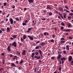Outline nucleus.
Masks as SVG:
<instances>
[{"instance_id": "55", "label": "nucleus", "mask_w": 73, "mask_h": 73, "mask_svg": "<svg viewBox=\"0 0 73 73\" xmlns=\"http://www.w3.org/2000/svg\"><path fill=\"white\" fill-rule=\"evenodd\" d=\"M1 54L2 56H4V53H3L2 54Z\"/></svg>"}, {"instance_id": "28", "label": "nucleus", "mask_w": 73, "mask_h": 73, "mask_svg": "<svg viewBox=\"0 0 73 73\" xmlns=\"http://www.w3.org/2000/svg\"><path fill=\"white\" fill-rule=\"evenodd\" d=\"M22 25L23 26H24V25H27V24L26 23H22Z\"/></svg>"}, {"instance_id": "15", "label": "nucleus", "mask_w": 73, "mask_h": 73, "mask_svg": "<svg viewBox=\"0 0 73 73\" xmlns=\"http://www.w3.org/2000/svg\"><path fill=\"white\" fill-rule=\"evenodd\" d=\"M17 56H15L13 58V60L14 61H15V59H17Z\"/></svg>"}, {"instance_id": "47", "label": "nucleus", "mask_w": 73, "mask_h": 73, "mask_svg": "<svg viewBox=\"0 0 73 73\" xmlns=\"http://www.w3.org/2000/svg\"><path fill=\"white\" fill-rule=\"evenodd\" d=\"M32 27L29 28L28 29V30H29V31H31V29H32Z\"/></svg>"}, {"instance_id": "45", "label": "nucleus", "mask_w": 73, "mask_h": 73, "mask_svg": "<svg viewBox=\"0 0 73 73\" xmlns=\"http://www.w3.org/2000/svg\"><path fill=\"white\" fill-rule=\"evenodd\" d=\"M68 38L69 39H70V40H72V37L71 36H69Z\"/></svg>"}, {"instance_id": "19", "label": "nucleus", "mask_w": 73, "mask_h": 73, "mask_svg": "<svg viewBox=\"0 0 73 73\" xmlns=\"http://www.w3.org/2000/svg\"><path fill=\"white\" fill-rule=\"evenodd\" d=\"M7 31H11L10 28H9V27H7Z\"/></svg>"}, {"instance_id": "40", "label": "nucleus", "mask_w": 73, "mask_h": 73, "mask_svg": "<svg viewBox=\"0 0 73 73\" xmlns=\"http://www.w3.org/2000/svg\"><path fill=\"white\" fill-rule=\"evenodd\" d=\"M65 8H66V9H68V10H69V8L68 7L66 6H65Z\"/></svg>"}, {"instance_id": "4", "label": "nucleus", "mask_w": 73, "mask_h": 73, "mask_svg": "<svg viewBox=\"0 0 73 73\" xmlns=\"http://www.w3.org/2000/svg\"><path fill=\"white\" fill-rule=\"evenodd\" d=\"M12 45L13 46H14V47H16V46H17V43H16V42H14L12 44Z\"/></svg>"}, {"instance_id": "6", "label": "nucleus", "mask_w": 73, "mask_h": 73, "mask_svg": "<svg viewBox=\"0 0 73 73\" xmlns=\"http://www.w3.org/2000/svg\"><path fill=\"white\" fill-rule=\"evenodd\" d=\"M27 37L29 38V39L31 40H33V37L30 36L29 35H28Z\"/></svg>"}, {"instance_id": "18", "label": "nucleus", "mask_w": 73, "mask_h": 73, "mask_svg": "<svg viewBox=\"0 0 73 73\" xmlns=\"http://www.w3.org/2000/svg\"><path fill=\"white\" fill-rule=\"evenodd\" d=\"M64 11H66V12H68V13H70V11L66 9H64Z\"/></svg>"}, {"instance_id": "20", "label": "nucleus", "mask_w": 73, "mask_h": 73, "mask_svg": "<svg viewBox=\"0 0 73 73\" xmlns=\"http://www.w3.org/2000/svg\"><path fill=\"white\" fill-rule=\"evenodd\" d=\"M28 1H29V3H33V0H28Z\"/></svg>"}, {"instance_id": "50", "label": "nucleus", "mask_w": 73, "mask_h": 73, "mask_svg": "<svg viewBox=\"0 0 73 73\" xmlns=\"http://www.w3.org/2000/svg\"><path fill=\"white\" fill-rule=\"evenodd\" d=\"M40 42V41H37L36 42V44H38V43Z\"/></svg>"}, {"instance_id": "14", "label": "nucleus", "mask_w": 73, "mask_h": 73, "mask_svg": "<svg viewBox=\"0 0 73 73\" xmlns=\"http://www.w3.org/2000/svg\"><path fill=\"white\" fill-rule=\"evenodd\" d=\"M65 31H66V32H70L71 31V29H68L67 30H66L65 29H64Z\"/></svg>"}, {"instance_id": "59", "label": "nucleus", "mask_w": 73, "mask_h": 73, "mask_svg": "<svg viewBox=\"0 0 73 73\" xmlns=\"http://www.w3.org/2000/svg\"><path fill=\"white\" fill-rule=\"evenodd\" d=\"M61 40H64V38H62Z\"/></svg>"}, {"instance_id": "60", "label": "nucleus", "mask_w": 73, "mask_h": 73, "mask_svg": "<svg viewBox=\"0 0 73 73\" xmlns=\"http://www.w3.org/2000/svg\"><path fill=\"white\" fill-rule=\"evenodd\" d=\"M10 39H11V40H14V38H13L12 37H10Z\"/></svg>"}, {"instance_id": "52", "label": "nucleus", "mask_w": 73, "mask_h": 73, "mask_svg": "<svg viewBox=\"0 0 73 73\" xmlns=\"http://www.w3.org/2000/svg\"><path fill=\"white\" fill-rule=\"evenodd\" d=\"M41 19H42V20H43V21L46 20V18H42Z\"/></svg>"}, {"instance_id": "44", "label": "nucleus", "mask_w": 73, "mask_h": 73, "mask_svg": "<svg viewBox=\"0 0 73 73\" xmlns=\"http://www.w3.org/2000/svg\"><path fill=\"white\" fill-rule=\"evenodd\" d=\"M17 54H19V55H20V54H21L18 51H17Z\"/></svg>"}, {"instance_id": "10", "label": "nucleus", "mask_w": 73, "mask_h": 73, "mask_svg": "<svg viewBox=\"0 0 73 73\" xmlns=\"http://www.w3.org/2000/svg\"><path fill=\"white\" fill-rule=\"evenodd\" d=\"M46 9H52V8L50 7H49V5H47V6Z\"/></svg>"}, {"instance_id": "29", "label": "nucleus", "mask_w": 73, "mask_h": 73, "mask_svg": "<svg viewBox=\"0 0 73 73\" xmlns=\"http://www.w3.org/2000/svg\"><path fill=\"white\" fill-rule=\"evenodd\" d=\"M23 38L24 39V40H25V39L26 38V36L24 35L23 36Z\"/></svg>"}, {"instance_id": "36", "label": "nucleus", "mask_w": 73, "mask_h": 73, "mask_svg": "<svg viewBox=\"0 0 73 73\" xmlns=\"http://www.w3.org/2000/svg\"><path fill=\"white\" fill-rule=\"evenodd\" d=\"M6 5H7V3L5 2L4 3L3 5L4 6V7H5L6 6Z\"/></svg>"}, {"instance_id": "25", "label": "nucleus", "mask_w": 73, "mask_h": 73, "mask_svg": "<svg viewBox=\"0 0 73 73\" xmlns=\"http://www.w3.org/2000/svg\"><path fill=\"white\" fill-rule=\"evenodd\" d=\"M66 49H67V50H69V45L66 46Z\"/></svg>"}, {"instance_id": "8", "label": "nucleus", "mask_w": 73, "mask_h": 73, "mask_svg": "<svg viewBox=\"0 0 73 73\" xmlns=\"http://www.w3.org/2000/svg\"><path fill=\"white\" fill-rule=\"evenodd\" d=\"M7 49L8 52H10L11 50V46H8L7 48Z\"/></svg>"}, {"instance_id": "43", "label": "nucleus", "mask_w": 73, "mask_h": 73, "mask_svg": "<svg viewBox=\"0 0 73 73\" xmlns=\"http://www.w3.org/2000/svg\"><path fill=\"white\" fill-rule=\"evenodd\" d=\"M49 15L50 16H52V12H50L49 13Z\"/></svg>"}, {"instance_id": "63", "label": "nucleus", "mask_w": 73, "mask_h": 73, "mask_svg": "<svg viewBox=\"0 0 73 73\" xmlns=\"http://www.w3.org/2000/svg\"><path fill=\"white\" fill-rule=\"evenodd\" d=\"M64 60H62V64H64Z\"/></svg>"}, {"instance_id": "7", "label": "nucleus", "mask_w": 73, "mask_h": 73, "mask_svg": "<svg viewBox=\"0 0 73 73\" xmlns=\"http://www.w3.org/2000/svg\"><path fill=\"white\" fill-rule=\"evenodd\" d=\"M25 53H26V51L25 50H23L22 53H21L22 55L23 56H24V55H25Z\"/></svg>"}, {"instance_id": "42", "label": "nucleus", "mask_w": 73, "mask_h": 73, "mask_svg": "<svg viewBox=\"0 0 73 73\" xmlns=\"http://www.w3.org/2000/svg\"><path fill=\"white\" fill-rule=\"evenodd\" d=\"M64 29V27H61L60 28V30H63Z\"/></svg>"}, {"instance_id": "30", "label": "nucleus", "mask_w": 73, "mask_h": 73, "mask_svg": "<svg viewBox=\"0 0 73 73\" xmlns=\"http://www.w3.org/2000/svg\"><path fill=\"white\" fill-rule=\"evenodd\" d=\"M20 40H21V42H22V41H24V39L22 38H21L20 39Z\"/></svg>"}, {"instance_id": "12", "label": "nucleus", "mask_w": 73, "mask_h": 73, "mask_svg": "<svg viewBox=\"0 0 73 73\" xmlns=\"http://www.w3.org/2000/svg\"><path fill=\"white\" fill-rule=\"evenodd\" d=\"M11 66H12V67H13V66H14L15 67H16V65L15 64L13 63H11Z\"/></svg>"}, {"instance_id": "9", "label": "nucleus", "mask_w": 73, "mask_h": 73, "mask_svg": "<svg viewBox=\"0 0 73 73\" xmlns=\"http://www.w3.org/2000/svg\"><path fill=\"white\" fill-rule=\"evenodd\" d=\"M35 58H37L38 60L40 59V56H34Z\"/></svg>"}, {"instance_id": "16", "label": "nucleus", "mask_w": 73, "mask_h": 73, "mask_svg": "<svg viewBox=\"0 0 73 73\" xmlns=\"http://www.w3.org/2000/svg\"><path fill=\"white\" fill-rule=\"evenodd\" d=\"M59 10L61 12H64V10H63V8H59Z\"/></svg>"}, {"instance_id": "17", "label": "nucleus", "mask_w": 73, "mask_h": 73, "mask_svg": "<svg viewBox=\"0 0 73 73\" xmlns=\"http://www.w3.org/2000/svg\"><path fill=\"white\" fill-rule=\"evenodd\" d=\"M34 56H35V53L34 52H33V53H32L31 55V57H32V58H33Z\"/></svg>"}, {"instance_id": "27", "label": "nucleus", "mask_w": 73, "mask_h": 73, "mask_svg": "<svg viewBox=\"0 0 73 73\" xmlns=\"http://www.w3.org/2000/svg\"><path fill=\"white\" fill-rule=\"evenodd\" d=\"M23 62H24V60H23L22 59H21V62L20 63V64H22V63H23Z\"/></svg>"}, {"instance_id": "64", "label": "nucleus", "mask_w": 73, "mask_h": 73, "mask_svg": "<svg viewBox=\"0 0 73 73\" xmlns=\"http://www.w3.org/2000/svg\"><path fill=\"white\" fill-rule=\"evenodd\" d=\"M30 32V31L29 30H28V31H26V32Z\"/></svg>"}, {"instance_id": "23", "label": "nucleus", "mask_w": 73, "mask_h": 73, "mask_svg": "<svg viewBox=\"0 0 73 73\" xmlns=\"http://www.w3.org/2000/svg\"><path fill=\"white\" fill-rule=\"evenodd\" d=\"M2 64H5V60H4V59H2Z\"/></svg>"}, {"instance_id": "46", "label": "nucleus", "mask_w": 73, "mask_h": 73, "mask_svg": "<svg viewBox=\"0 0 73 73\" xmlns=\"http://www.w3.org/2000/svg\"><path fill=\"white\" fill-rule=\"evenodd\" d=\"M65 42V41H63V40H62L61 41V42L60 43L61 44H62V43H64Z\"/></svg>"}, {"instance_id": "5", "label": "nucleus", "mask_w": 73, "mask_h": 73, "mask_svg": "<svg viewBox=\"0 0 73 73\" xmlns=\"http://www.w3.org/2000/svg\"><path fill=\"white\" fill-rule=\"evenodd\" d=\"M72 57L71 56H69V57L68 58V61H70V62L71 61H72Z\"/></svg>"}, {"instance_id": "41", "label": "nucleus", "mask_w": 73, "mask_h": 73, "mask_svg": "<svg viewBox=\"0 0 73 73\" xmlns=\"http://www.w3.org/2000/svg\"><path fill=\"white\" fill-rule=\"evenodd\" d=\"M31 16H32V14H30L28 15V17H30Z\"/></svg>"}, {"instance_id": "38", "label": "nucleus", "mask_w": 73, "mask_h": 73, "mask_svg": "<svg viewBox=\"0 0 73 73\" xmlns=\"http://www.w3.org/2000/svg\"><path fill=\"white\" fill-rule=\"evenodd\" d=\"M47 34V32H44V35L45 36H46Z\"/></svg>"}, {"instance_id": "3", "label": "nucleus", "mask_w": 73, "mask_h": 73, "mask_svg": "<svg viewBox=\"0 0 73 73\" xmlns=\"http://www.w3.org/2000/svg\"><path fill=\"white\" fill-rule=\"evenodd\" d=\"M39 50V51H38V52H39V53H40V54L41 56V57L43 58L44 56H42V52L41 51V50Z\"/></svg>"}, {"instance_id": "61", "label": "nucleus", "mask_w": 73, "mask_h": 73, "mask_svg": "<svg viewBox=\"0 0 73 73\" xmlns=\"http://www.w3.org/2000/svg\"><path fill=\"white\" fill-rule=\"evenodd\" d=\"M59 61H60L59 64H61V61H60V60H59Z\"/></svg>"}, {"instance_id": "21", "label": "nucleus", "mask_w": 73, "mask_h": 73, "mask_svg": "<svg viewBox=\"0 0 73 73\" xmlns=\"http://www.w3.org/2000/svg\"><path fill=\"white\" fill-rule=\"evenodd\" d=\"M55 37H56V35L54 34H53V35H52V37L53 38H54Z\"/></svg>"}, {"instance_id": "33", "label": "nucleus", "mask_w": 73, "mask_h": 73, "mask_svg": "<svg viewBox=\"0 0 73 73\" xmlns=\"http://www.w3.org/2000/svg\"><path fill=\"white\" fill-rule=\"evenodd\" d=\"M73 13H71L70 14H69V16H73Z\"/></svg>"}, {"instance_id": "51", "label": "nucleus", "mask_w": 73, "mask_h": 73, "mask_svg": "<svg viewBox=\"0 0 73 73\" xmlns=\"http://www.w3.org/2000/svg\"><path fill=\"white\" fill-rule=\"evenodd\" d=\"M63 16H64V19H65V18H66V15H63Z\"/></svg>"}, {"instance_id": "48", "label": "nucleus", "mask_w": 73, "mask_h": 73, "mask_svg": "<svg viewBox=\"0 0 73 73\" xmlns=\"http://www.w3.org/2000/svg\"><path fill=\"white\" fill-rule=\"evenodd\" d=\"M1 29L3 31V32H4V31H5V30L3 29V28H1Z\"/></svg>"}, {"instance_id": "32", "label": "nucleus", "mask_w": 73, "mask_h": 73, "mask_svg": "<svg viewBox=\"0 0 73 73\" xmlns=\"http://www.w3.org/2000/svg\"><path fill=\"white\" fill-rule=\"evenodd\" d=\"M39 48H40V47L38 46H37L35 47V49H39Z\"/></svg>"}, {"instance_id": "22", "label": "nucleus", "mask_w": 73, "mask_h": 73, "mask_svg": "<svg viewBox=\"0 0 73 73\" xmlns=\"http://www.w3.org/2000/svg\"><path fill=\"white\" fill-rule=\"evenodd\" d=\"M68 20H71L72 18H71V17H70V16H68Z\"/></svg>"}, {"instance_id": "13", "label": "nucleus", "mask_w": 73, "mask_h": 73, "mask_svg": "<svg viewBox=\"0 0 73 73\" xmlns=\"http://www.w3.org/2000/svg\"><path fill=\"white\" fill-rule=\"evenodd\" d=\"M67 25L68 26V28H70L71 27V24L70 23H68L67 24Z\"/></svg>"}, {"instance_id": "53", "label": "nucleus", "mask_w": 73, "mask_h": 73, "mask_svg": "<svg viewBox=\"0 0 73 73\" xmlns=\"http://www.w3.org/2000/svg\"><path fill=\"white\" fill-rule=\"evenodd\" d=\"M13 56L12 54H11L10 55V57H13Z\"/></svg>"}, {"instance_id": "35", "label": "nucleus", "mask_w": 73, "mask_h": 73, "mask_svg": "<svg viewBox=\"0 0 73 73\" xmlns=\"http://www.w3.org/2000/svg\"><path fill=\"white\" fill-rule=\"evenodd\" d=\"M54 57V56H52L51 57V59H52V60H54V59L55 58Z\"/></svg>"}, {"instance_id": "58", "label": "nucleus", "mask_w": 73, "mask_h": 73, "mask_svg": "<svg viewBox=\"0 0 73 73\" xmlns=\"http://www.w3.org/2000/svg\"><path fill=\"white\" fill-rule=\"evenodd\" d=\"M25 23H27V22H28V21H27V20H26V21H25Z\"/></svg>"}, {"instance_id": "1", "label": "nucleus", "mask_w": 73, "mask_h": 73, "mask_svg": "<svg viewBox=\"0 0 73 73\" xmlns=\"http://www.w3.org/2000/svg\"><path fill=\"white\" fill-rule=\"evenodd\" d=\"M58 56L56 58V59L57 60H60V59L61 57V55H60L61 54V52H58Z\"/></svg>"}, {"instance_id": "49", "label": "nucleus", "mask_w": 73, "mask_h": 73, "mask_svg": "<svg viewBox=\"0 0 73 73\" xmlns=\"http://www.w3.org/2000/svg\"><path fill=\"white\" fill-rule=\"evenodd\" d=\"M35 54H36V55H38V52H36L35 53Z\"/></svg>"}, {"instance_id": "2", "label": "nucleus", "mask_w": 73, "mask_h": 73, "mask_svg": "<svg viewBox=\"0 0 73 73\" xmlns=\"http://www.w3.org/2000/svg\"><path fill=\"white\" fill-rule=\"evenodd\" d=\"M9 21L10 22V24H13V20L12 18H10L9 19Z\"/></svg>"}, {"instance_id": "31", "label": "nucleus", "mask_w": 73, "mask_h": 73, "mask_svg": "<svg viewBox=\"0 0 73 73\" xmlns=\"http://www.w3.org/2000/svg\"><path fill=\"white\" fill-rule=\"evenodd\" d=\"M51 41V42H54V40L53 39H52L51 40H50Z\"/></svg>"}, {"instance_id": "62", "label": "nucleus", "mask_w": 73, "mask_h": 73, "mask_svg": "<svg viewBox=\"0 0 73 73\" xmlns=\"http://www.w3.org/2000/svg\"><path fill=\"white\" fill-rule=\"evenodd\" d=\"M64 54H66V51L65 50L64 51Z\"/></svg>"}, {"instance_id": "34", "label": "nucleus", "mask_w": 73, "mask_h": 73, "mask_svg": "<svg viewBox=\"0 0 73 73\" xmlns=\"http://www.w3.org/2000/svg\"><path fill=\"white\" fill-rule=\"evenodd\" d=\"M45 43H44V42H42L41 45L42 46H44V45H45Z\"/></svg>"}, {"instance_id": "11", "label": "nucleus", "mask_w": 73, "mask_h": 73, "mask_svg": "<svg viewBox=\"0 0 73 73\" xmlns=\"http://www.w3.org/2000/svg\"><path fill=\"white\" fill-rule=\"evenodd\" d=\"M66 59L65 57L62 58H60V60L62 61H66Z\"/></svg>"}, {"instance_id": "39", "label": "nucleus", "mask_w": 73, "mask_h": 73, "mask_svg": "<svg viewBox=\"0 0 73 73\" xmlns=\"http://www.w3.org/2000/svg\"><path fill=\"white\" fill-rule=\"evenodd\" d=\"M61 24L63 25V26H65V24H64V23L62 22L61 23Z\"/></svg>"}, {"instance_id": "37", "label": "nucleus", "mask_w": 73, "mask_h": 73, "mask_svg": "<svg viewBox=\"0 0 73 73\" xmlns=\"http://www.w3.org/2000/svg\"><path fill=\"white\" fill-rule=\"evenodd\" d=\"M59 70H61V66H60L59 69H58Z\"/></svg>"}, {"instance_id": "57", "label": "nucleus", "mask_w": 73, "mask_h": 73, "mask_svg": "<svg viewBox=\"0 0 73 73\" xmlns=\"http://www.w3.org/2000/svg\"><path fill=\"white\" fill-rule=\"evenodd\" d=\"M64 3H66L67 2H66V1L65 0H64Z\"/></svg>"}, {"instance_id": "26", "label": "nucleus", "mask_w": 73, "mask_h": 73, "mask_svg": "<svg viewBox=\"0 0 73 73\" xmlns=\"http://www.w3.org/2000/svg\"><path fill=\"white\" fill-rule=\"evenodd\" d=\"M17 36V35H13L12 37L14 38H16V37Z\"/></svg>"}, {"instance_id": "24", "label": "nucleus", "mask_w": 73, "mask_h": 73, "mask_svg": "<svg viewBox=\"0 0 73 73\" xmlns=\"http://www.w3.org/2000/svg\"><path fill=\"white\" fill-rule=\"evenodd\" d=\"M15 20L17 21H20V20H19V18H18V17L16 18H15Z\"/></svg>"}, {"instance_id": "56", "label": "nucleus", "mask_w": 73, "mask_h": 73, "mask_svg": "<svg viewBox=\"0 0 73 73\" xmlns=\"http://www.w3.org/2000/svg\"><path fill=\"white\" fill-rule=\"evenodd\" d=\"M9 15H9V14H8V15L6 16V17H7V18L8 17H9Z\"/></svg>"}, {"instance_id": "54", "label": "nucleus", "mask_w": 73, "mask_h": 73, "mask_svg": "<svg viewBox=\"0 0 73 73\" xmlns=\"http://www.w3.org/2000/svg\"><path fill=\"white\" fill-rule=\"evenodd\" d=\"M24 11H27V8H26V7H25L24 9Z\"/></svg>"}]
</instances>
